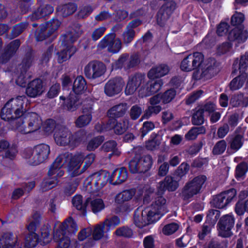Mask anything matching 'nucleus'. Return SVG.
I'll use <instances>...</instances> for the list:
<instances>
[{
	"label": "nucleus",
	"instance_id": "nucleus-1",
	"mask_svg": "<svg viewBox=\"0 0 248 248\" xmlns=\"http://www.w3.org/2000/svg\"><path fill=\"white\" fill-rule=\"evenodd\" d=\"M95 156L93 154L88 155L85 158L84 166L80 169V166L84 159V155L81 153H77L75 155L66 153L60 155L54 162L53 168L49 173H54V171H58V176H62L64 171L61 169L63 167L66 169L68 175L71 177L77 176L89 167L94 161Z\"/></svg>",
	"mask_w": 248,
	"mask_h": 248
},
{
	"label": "nucleus",
	"instance_id": "nucleus-2",
	"mask_svg": "<svg viewBox=\"0 0 248 248\" xmlns=\"http://www.w3.org/2000/svg\"><path fill=\"white\" fill-rule=\"evenodd\" d=\"M26 100V98L24 96H18L10 99L1 109V119L10 121L22 116L25 110L23 106Z\"/></svg>",
	"mask_w": 248,
	"mask_h": 248
},
{
	"label": "nucleus",
	"instance_id": "nucleus-3",
	"mask_svg": "<svg viewBox=\"0 0 248 248\" xmlns=\"http://www.w3.org/2000/svg\"><path fill=\"white\" fill-rule=\"evenodd\" d=\"M78 227L71 217L66 219L55 232L54 239L58 244L59 248H68L70 245L69 237L75 234Z\"/></svg>",
	"mask_w": 248,
	"mask_h": 248
},
{
	"label": "nucleus",
	"instance_id": "nucleus-4",
	"mask_svg": "<svg viewBox=\"0 0 248 248\" xmlns=\"http://www.w3.org/2000/svg\"><path fill=\"white\" fill-rule=\"evenodd\" d=\"M27 126L21 119H18L13 127L14 130L21 134H26L36 131L39 129L42 124L39 116L35 113L28 114L25 117Z\"/></svg>",
	"mask_w": 248,
	"mask_h": 248
},
{
	"label": "nucleus",
	"instance_id": "nucleus-5",
	"mask_svg": "<svg viewBox=\"0 0 248 248\" xmlns=\"http://www.w3.org/2000/svg\"><path fill=\"white\" fill-rule=\"evenodd\" d=\"M86 82L82 76H78L73 83V90L76 94H70L66 99L67 109L71 111L75 110L81 104L79 99V95L86 89Z\"/></svg>",
	"mask_w": 248,
	"mask_h": 248
},
{
	"label": "nucleus",
	"instance_id": "nucleus-6",
	"mask_svg": "<svg viewBox=\"0 0 248 248\" xmlns=\"http://www.w3.org/2000/svg\"><path fill=\"white\" fill-rule=\"evenodd\" d=\"M206 179L205 175H199L186 183L181 193L182 198L188 200L200 193Z\"/></svg>",
	"mask_w": 248,
	"mask_h": 248
},
{
	"label": "nucleus",
	"instance_id": "nucleus-7",
	"mask_svg": "<svg viewBox=\"0 0 248 248\" xmlns=\"http://www.w3.org/2000/svg\"><path fill=\"white\" fill-rule=\"evenodd\" d=\"M234 223L235 218L232 214L223 216L217 224L218 235L224 238L231 237Z\"/></svg>",
	"mask_w": 248,
	"mask_h": 248
},
{
	"label": "nucleus",
	"instance_id": "nucleus-8",
	"mask_svg": "<svg viewBox=\"0 0 248 248\" xmlns=\"http://www.w3.org/2000/svg\"><path fill=\"white\" fill-rule=\"evenodd\" d=\"M204 56L201 52L190 54L182 61L180 68L184 71L189 72L197 70L199 73V67L203 62Z\"/></svg>",
	"mask_w": 248,
	"mask_h": 248
},
{
	"label": "nucleus",
	"instance_id": "nucleus-9",
	"mask_svg": "<svg viewBox=\"0 0 248 248\" xmlns=\"http://www.w3.org/2000/svg\"><path fill=\"white\" fill-rule=\"evenodd\" d=\"M153 164L150 155L142 156L140 159L135 157L129 163V170L132 173L144 172L148 170Z\"/></svg>",
	"mask_w": 248,
	"mask_h": 248
},
{
	"label": "nucleus",
	"instance_id": "nucleus-10",
	"mask_svg": "<svg viewBox=\"0 0 248 248\" xmlns=\"http://www.w3.org/2000/svg\"><path fill=\"white\" fill-rule=\"evenodd\" d=\"M49 147L46 144H40L34 147L32 151H30L31 155L27 156L30 159L33 165H38L46 159L49 154Z\"/></svg>",
	"mask_w": 248,
	"mask_h": 248
},
{
	"label": "nucleus",
	"instance_id": "nucleus-11",
	"mask_svg": "<svg viewBox=\"0 0 248 248\" xmlns=\"http://www.w3.org/2000/svg\"><path fill=\"white\" fill-rule=\"evenodd\" d=\"M236 195V191L234 188L224 191L216 196L213 201L214 206L218 208L226 207Z\"/></svg>",
	"mask_w": 248,
	"mask_h": 248
},
{
	"label": "nucleus",
	"instance_id": "nucleus-12",
	"mask_svg": "<svg viewBox=\"0 0 248 248\" xmlns=\"http://www.w3.org/2000/svg\"><path fill=\"white\" fill-rule=\"evenodd\" d=\"M217 71L218 68L216 60L213 58H209L205 61L203 60L199 67V73H197L195 76L196 78H200L208 74L213 76Z\"/></svg>",
	"mask_w": 248,
	"mask_h": 248
},
{
	"label": "nucleus",
	"instance_id": "nucleus-13",
	"mask_svg": "<svg viewBox=\"0 0 248 248\" xmlns=\"http://www.w3.org/2000/svg\"><path fill=\"white\" fill-rule=\"evenodd\" d=\"M100 46L101 47H107L108 50L113 53H117L121 48L122 43L121 40L115 37V34H108L101 41Z\"/></svg>",
	"mask_w": 248,
	"mask_h": 248
},
{
	"label": "nucleus",
	"instance_id": "nucleus-14",
	"mask_svg": "<svg viewBox=\"0 0 248 248\" xmlns=\"http://www.w3.org/2000/svg\"><path fill=\"white\" fill-rule=\"evenodd\" d=\"M54 139L56 143L60 145L64 146L69 144L75 145L76 143L71 132L65 127H61L56 130Z\"/></svg>",
	"mask_w": 248,
	"mask_h": 248
},
{
	"label": "nucleus",
	"instance_id": "nucleus-15",
	"mask_svg": "<svg viewBox=\"0 0 248 248\" xmlns=\"http://www.w3.org/2000/svg\"><path fill=\"white\" fill-rule=\"evenodd\" d=\"M105 72V65L101 62H91L84 68L86 76L89 78H95L101 76Z\"/></svg>",
	"mask_w": 248,
	"mask_h": 248
},
{
	"label": "nucleus",
	"instance_id": "nucleus-16",
	"mask_svg": "<svg viewBox=\"0 0 248 248\" xmlns=\"http://www.w3.org/2000/svg\"><path fill=\"white\" fill-rule=\"evenodd\" d=\"M122 86L123 82L121 79L109 80L105 85V92L108 96H113L121 92Z\"/></svg>",
	"mask_w": 248,
	"mask_h": 248
},
{
	"label": "nucleus",
	"instance_id": "nucleus-17",
	"mask_svg": "<svg viewBox=\"0 0 248 248\" xmlns=\"http://www.w3.org/2000/svg\"><path fill=\"white\" fill-rule=\"evenodd\" d=\"M176 4L172 1H170L164 4L159 9L157 15V22L167 19L175 9Z\"/></svg>",
	"mask_w": 248,
	"mask_h": 248
},
{
	"label": "nucleus",
	"instance_id": "nucleus-18",
	"mask_svg": "<svg viewBox=\"0 0 248 248\" xmlns=\"http://www.w3.org/2000/svg\"><path fill=\"white\" fill-rule=\"evenodd\" d=\"M178 179L176 178H172L170 176L165 177L164 181H161L159 183L158 186L159 192L162 194L166 189L169 191H173L175 190L179 186Z\"/></svg>",
	"mask_w": 248,
	"mask_h": 248
},
{
	"label": "nucleus",
	"instance_id": "nucleus-19",
	"mask_svg": "<svg viewBox=\"0 0 248 248\" xmlns=\"http://www.w3.org/2000/svg\"><path fill=\"white\" fill-rule=\"evenodd\" d=\"M248 37V32L247 31L238 27H234L229 32L228 39L231 41H236L238 43L245 41Z\"/></svg>",
	"mask_w": 248,
	"mask_h": 248
},
{
	"label": "nucleus",
	"instance_id": "nucleus-20",
	"mask_svg": "<svg viewBox=\"0 0 248 248\" xmlns=\"http://www.w3.org/2000/svg\"><path fill=\"white\" fill-rule=\"evenodd\" d=\"M108 180L110 183H111L113 179L111 176L110 177L109 173L105 171H101L93 175V181L97 189L102 188L107 184Z\"/></svg>",
	"mask_w": 248,
	"mask_h": 248
},
{
	"label": "nucleus",
	"instance_id": "nucleus-21",
	"mask_svg": "<svg viewBox=\"0 0 248 248\" xmlns=\"http://www.w3.org/2000/svg\"><path fill=\"white\" fill-rule=\"evenodd\" d=\"M43 92L42 81L39 79L31 82L26 89L27 94L31 97H35L40 95Z\"/></svg>",
	"mask_w": 248,
	"mask_h": 248
},
{
	"label": "nucleus",
	"instance_id": "nucleus-22",
	"mask_svg": "<svg viewBox=\"0 0 248 248\" xmlns=\"http://www.w3.org/2000/svg\"><path fill=\"white\" fill-rule=\"evenodd\" d=\"M17 239L11 233L4 234L0 239V248H18Z\"/></svg>",
	"mask_w": 248,
	"mask_h": 248
},
{
	"label": "nucleus",
	"instance_id": "nucleus-23",
	"mask_svg": "<svg viewBox=\"0 0 248 248\" xmlns=\"http://www.w3.org/2000/svg\"><path fill=\"white\" fill-rule=\"evenodd\" d=\"M142 77L140 76H135L131 78L125 88L126 94L130 95L134 93L137 88L140 85Z\"/></svg>",
	"mask_w": 248,
	"mask_h": 248
},
{
	"label": "nucleus",
	"instance_id": "nucleus-24",
	"mask_svg": "<svg viewBox=\"0 0 248 248\" xmlns=\"http://www.w3.org/2000/svg\"><path fill=\"white\" fill-rule=\"evenodd\" d=\"M54 163L48 170V174L49 176H52V179H49L47 180L44 181L41 184V188L43 191H46L49 189H51L54 187L57 184V181L56 179V177H60L57 174L58 171L57 170L54 171V173L50 174L49 172L50 170H52L53 168Z\"/></svg>",
	"mask_w": 248,
	"mask_h": 248
},
{
	"label": "nucleus",
	"instance_id": "nucleus-25",
	"mask_svg": "<svg viewBox=\"0 0 248 248\" xmlns=\"http://www.w3.org/2000/svg\"><path fill=\"white\" fill-rule=\"evenodd\" d=\"M176 95V92L173 89H170L165 92L163 94L156 95V105L162 102L166 104L170 102Z\"/></svg>",
	"mask_w": 248,
	"mask_h": 248
},
{
	"label": "nucleus",
	"instance_id": "nucleus-26",
	"mask_svg": "<svg viewBox=\"0 0 248 248\" xmlns=\"http://www.w3.org/2000/svg\"><path fill=\"white\" fill-rule=\"evenodd\" d=\"M127 108L126 104H119L110 108L108 112V115L110 118L119 117L125 113Z\"/></svg>",
	"mask_w": 248,
	"mask_h": 248
},
{
	"label": "nucleus",
	"instance_id": "nucleus-27",
	"mask_svg": "<svg viewBox=\"0 0 248 248\" xmlns=\"http://www.w3.org/2000/svg\"><path fill=\"white\" fill-rule=\"evenodd\" d=\"M134 194V192L131 190H124L120 192L115 197V203L118 205L122 204L131 200Z\"/></svg>",
	"mask_w": 248,
	"mask_h": 248
},
{
	"label": "nucleus",
	"instance_id": "nucleus-28",
	"mask_svg": "<svg viewBox=\"0 0 248 248\" xmlns=\"http://www.w3.org/2000/svg\"><path fill=\"white\" fill-rule=\"evenodd\" d=\"M142 214L147 225L154 222L155 220V207L154 206L146 207L142 212Z\"/></svg>",
	"mask_w": 248,
	"mask_h": 248
},
{
	"label": "nucleus",
	"instance_id": "nucleus-29",
	"mask_svg": "<svg viewBox=\"0 0 248 248\" xmlns=\"http://www.w3.org/2000/svg\"><path fill=\"white\" fill-rule=\"evenodd\" d=\"M108 128H113L114 132L117 134H122L126 129L127 125L124 121L121 122H116L115 120H112Z\"/></svg>",
	"mask_w": 248,
	"mask_h": 248
},
{
	"label": "nucleus",
	"instance_id": "nucleus-30",
	"mask_svg": "<svg viewBox=\"0 0 248 248\" xmlns=\"http://www.w3.org/2000/svg\"><path fill=\"white\" fill-rule=\"evenodd\" d=\"M233 107H246L248 106V97H244L242 95L233 96L230 100Z\"/></svg>",
	"mask_w": 248,
	"mask_h": 248
},
{
	"label": "nucleus",
	"instance_id": "nucleus-31",
	"mask_svg": "<svg viewBox=\"0 0 248 248\" xmlns=\"http://www.w3.org/2000/svg\"><path fill=\"white\" fill-rule=\"evenodd\" d=\"M246 76L242 73L240 76L234 78L230 83V89L235 91L240 89L246 81Z\"/></svg>",
	"mask_w": 248,
	"mask_h": 248
},
{
	"label": "nucleus",
	"instance_id": "nucleus-32",
	"mask_svg": "<svg viewBox=\"0 0 248 248\" xmlns=\"http://www.w3.org/2000/svg\"><path fill=\"white\" fill-rule=\"evenodd\" d=\"M166 200L162 196L156 197V215H159L158 219L167 212L165 208Z\"/></svg>",
	"mask_w": 248,
	"mask_h": 248
},
{
	"label": "nucleus",
	"instance_id": "nucleus-33",
	"mask_svg": "<svg viewBox=\"0 0 248 248\" xmlns=\"http://www.w3.org/2000/svg\"><path fill=\"white\" fill-rule=\"evenodd\" d=\"M205 132V128L203 126L193 127L186 134L185 138L187 140H195L198 135L204 134Z\"/></svg>",
	"mask_w": 248,
	"mask_h": 248
},
{
	"label": "nucleus",
	"instance_id": "nucleus-34",
	"mask_svg": "<svg viewBox=\"0 0 248 248\" xmlns=\"http://www.w3.org/2000/svg\"><path fill=\"white\" fill-rule=\"evenodd\" d=\"M118 172L117 179L115 184H120L125 181L127 178V172L126 170L124 168H121L114 170L111 175V177L112 178L114 175H116ZM113 179V178H112Z\"/></svg>",
	"mask_w": 248,
	"mask_h": 248
},
{
	"label": "nucleus",
	"instance_id": "nucleus-35",
	"mask_svg": "<svg viewBox=\"0 0 248 248\" xmlns=\"http://www.w3.org/2000/svg\"><path fill=\"white\" fill-rule=\"evenodd\" d=\"M243 143V137L241 134H236L232 139L230 142L231 149L236 151L242 146Z\"/></svg>",
	"mask_w": 248,
	"mask_h": 248
},
{
	"label": "nucleus",
	"instance_id": "nucleus-36",
	"mask_svg": "<svg viewBox=\"0 0 248 248\" xmlns=\"http://www.w3.org/2000/svg\"><path fill=\"white\" fill-rule=\"evenodd\" d=\"M76 51L74 47H70L68 49L63 50L58 53V61L59 63H62L68 60Z\"/></svg>",
	"mask_w": 248,
	"mask_h": 248
},
{
	"label": "nucleus",
	"instance_id": "nucleus-37",
	"mask_svg": "<svg viewBox=\"0 0 248 248\" xmlns=\"http://www.w3.org/2000/svg\"><path fill=\"white\" fill-rule=\"evenodd\" d=\"M92 118L90 112L80 116L76 122L77 126L79 127H82L87 125L90 123Z\"/></svg>",
	"mask_w": 248,
	"mask_h": 248
},
{
	"label": "nucleus",
	"instance_id": "nucleus-38",
	"mask_svg": "<svg viewBox=\"0 0 248 248\" xmlns=\"http://www.w3.org/2000/svg\"><path fill=\"white\" fill-rule=\"evenodd\" d=\"M220 211L217 210H210L207 215V220L211 225H214L220 217Z\"/></svg>",
	"mask_w": 248,
	"mask_h": 248
},
{
	"label": "nucleus",
	"instance_id": "nucleus-39",
	"mask_svg": "<svg viewBox=\"0 0 248 248\" xmlns=\"http://www.w3.org/2000/svg\"><path fill=\"white\" fill-rule=\"evenodd\" d=\"M188 170L189 166L186 163H183L177 169L175 173V177L178 180H180L188 172Z\"/></svg>",
	"mask_w": 248,
	"mask_h": 248
},
{
	"label": "nucleus",
	"instance_id": "nucleus-40",
	"mask_svg": "<svg viewBox=\"0 0 248 248\" xmlns=\"http://www.w3.org/2000/svg\"><path fill=\"white\" fill-rule=\"evenodd\" d=\"M226 146V142L224 140H219L214 146L212 152L214 155L221 154L225 151Z\"/></svg>",
	"mask_w": 248,
	"mask_h": 248
},
{
	"label": "nucleus",
	"instance_id": "nucleus-41",
	"mask_svg": "<svg viewBox=\"0 0 248 248\" xmlns=\"http://www.w3.org/2000/svg\"><path fill=\"white\" fill-rule=\"evenodd\" d=\"M73 205L78 210L84 211L86 207V202L83 203L82 198L80 195H76L72 200Z\"/></svg>",
	"mask_w": 248,
	"mask_h": 248
},
{
	"label": "nucleus",
	"instance_id": "nucleus-42",
	"mask_svg": "<svg viewBox=\"0 0 248 248\" xmlns=\"http://www.w3.org/2000/svg\"><path fill=\"white\" fill-rule=\"evenodd\" d=\"M247 170L248 166L246 163H242L238 165L236 168V177L237 180L243 179Z\"/></svg>",
	"mask_w": 248,
	"mask_h": 248
},
{
	"label": "nucleus",
	"instance_id": "nucleus-43",
	"mask_svg": "<svg viewBox=\"0 0 248 248\" xmlns=\"http://www.w3.org/2000/svg\"><path fill=\"white\" fill-rule=\"evenodd\" d=\"M170 71L169 67L165 64H161L156 67V78L167 75Z\"/></svg>",
	"mask_w": 248,
	"mask_h": 248
},
{
	"label": "nucleus",
	"instance_id": "nucleus-44",
	"mask_svg": "<svg viewBox=\"0 0 248 248\" xmlns=\"http://www.w3.org/2000/svg\"><path fill=\"white\" fill-rule=\"evenodd\" d=\"M77 10V6L74 4H68L63 5L62 8L59 7V10L60 11L63 16H67L72 14Z\"/></svg>",
	"mask_w": 248,
	"mask_h": 248
},
{
	"label": "nucleus",
	"instance_id": "nucleus-45",
	"mask_svg": "<svg viewBox=\"0 0 248 248\" xmlns=\"http://www.w3.org/2000/svg\"><path fill=\"white\" fill-rule=\"evenodd\" d=\"M203 110L199 109L193 114L192 123L194 125H201L204 122Z\"/></svg>",
	"mask_w": 248,
	"mask_h": 248
},
{
	"label": "nucleus",
	"instance_id": "nucleus-46",
	"mask_svg": "<svg viewBox=\"0 0 248 248\" xmlns=\"http://www.w3.org/2000/svg\"><path fill=\"white\" fill-rule=\"evenodd\" d=\"M91 205L93 212L96 213L104 209L105 205L103 201L100 199L93 200Z\"/></svg>",
	"mask_w": 248,
	"mask_h": 248
},
{
	"label": "nucleus",
	"instance_id": "nucleus-47",
	"mask_svg": "<svg viewBox=\"0 0 248 248\" xmlns=\"http://www.w3.org/2000/svg\"><path fill=\"white\" fill-rule=\"evenodd\" d=\"M39 241L38 235L35 233H30L26 240V247L32 248L35 247Z\"/></svg>",
	"mask_w": 248,
	"mask_h": 248
},
{
	"label": "nucleus",
	"instance_id": "nucleus-48",
	"mask_svg": "<svg viewBox=\"0 0 248 248\" xmlns=\"http://www.w3.org/2000/svg\"><path fill=\"white\" fill-rule=\"evenodd\" d=\"M248 67V52H246L244 54L241 56L239 64V69L240 73H243L245 71Z\"/></svg>",
	"mask_w": 248,
	"mask_h": 248
},
{
	"label": "nucleus",
	"instance_id": "nucleus-49",
	"mask_svg": "<svg viewBox=\"0 0 248 248\" xmlns=\"http://www.w3.org/2000/svg\"><path fill=\"white\" fill-rule=\"evenodd\" d=\"M244 15L241 13L235 12L232 16L231 23L233 26L240 25L244 20Z\"/></svg>",
	"mask_w": 248,
	"mask_h": 248
},
{
	"label": "nucleus",
	"instance_id": "nucleus-50",
	"mask_svg": "<svg viewBox=\"0 0 248 248\" xmlns=\"http://www.w3.org/2000/svg\"><path fill=\"white\" fill-rule=\"evenodd\" d=\"M179 228V225L175 223H172L165 225L163 230V233L166 235H170L175 232Z\"/></svg>",
	"mask_w": 248,
	"mask_h": 248
},
{
	"label": "nucleus",
	"instance_id": "nucleus-51",
	"mask_svg": "<svg viewBox=\"0 0 248 248\" xmlns=\"http://www.w3.org/2000/svg\"><path fill=\"white\" fill-rule=\"evenodd\" d=\"M135 36V31L133 29L126 28L123 34V40L125 44H128L133 39Z\"/></svg>",
	"mask_w": 248,
	"mask_h": 248
},
{
	"label": "nucleus",
	"instance_id": "nucleus-52",
	"mask_svg": "<svg viewBox=\"0 0 248 248\" xmlns=\"http://www.w3.org/2000/svg\"><path fill=\"white\" fill-rule=\"evenodd\" d=\"M144 217H143L142 214H138L136 213L134 216V223L135 225L140 228L147 225Z\"/></svg>",
	"mask_w": 248,
	"mask_h": 248
},
{
	"label": "nucleus",
	"instance_id": "nucleus-53",
	"mask_svg": "<svg viewBox=\"0 0 248 248\" xmlns=\"http://www.w3.org/2000/svg\"><path fill=\"white\" fill-rule=\"evenodd\" d=\"M41 240L43 241L44 244L49 243L51 240L50 236V229L48 227H45L41 230Z\"/></svg>",
	"mask_w": 248,
	"mask_h": 248
},
{
	"label": "nucleus",
	"instance_id": "nucleus-54",
	"mask_svg": "<svg viewBox=\"0 0 248 248\" xmlns=\"http://www.w3.org/2000/svg\"><path fill=\"white\" fill-rule=\"evenodd\" d=\"M102 137H97L91 140L87 145V149L90 151L93 150L97 148L103 142Z\"/></svg>",
	"mask_w": 248,
	"mask_h": 248
},
{
	"label": "nucleus",
	"instance_id": "nucleus-55",
	"mask_svg": "<svg viewBox=\"0 0 248 248\" xmlns=\"http://www.w3.org/2000/svg\"><path fill=\"white\" fill-rule=\"evenodd\" d=\"M105 225H97L93 231V237L95 240L101 239L104 235V229Z\"/></svg>",
	"mask_w": 248,
	"mask_h": 248
},
{
	"label": "nucleus",
	"instance_id": "nucleus-56",
	"mask_svg": "<svg viewBox=\"0 0 248 248\" xmlns=\"http://www.w3.org/2000/svg\"><path fill=\"white\" fill-rule=\"evenodd\" d=\"M120 223V219L117 217H113L107 219L105 222V225L108 228V230L114 228L115 226L118 225Z\"/></svg>",
	"mask_w": 248,
	"mask_h": 248
},
{
	"label": "nucleus",
	"instance_id": "nucleus-57",
	"mask_svg": "<svg viewBox=\"0 0 248 248\" xmlns=\"http://www.w3.org/2000/svg\"><path fill=\"white\" fill-rule=\"evenodd\" d=\"M115 234L119 236L131 237L133 234L132 231L128 228H121L115 231Z\"/></svg>",
	"mask_w": 248,
	"mask_h": 248
},
{
	"label": "nucleus",
	"instance_id": "nucleus-58",
	"mask_svg": "<svg viewBox=\"0 0 248 248\" xmlns=\"http://www.w3.org/2000/svg\"><path fill=\"white\" fill-rule=\"evenodd\" d=\"M230 126L228 124H224L220 126L217 130V134L218 137L220 138H223L229 132Z\"/></svg>",
	"mask_w": 248,
	"mask_h": 248
},
{
	"label": "nucleus",
	"instance_id": "nucleus-59",
	"mask_svg": "<svg viewBox=\"0 0 248 248\" xmlns=\"http://www.w3.org/2000/svg\"><path fill=\"white\" fill-rule=\"evenodd\" d=\"M61 25V22L57 19H53L47 23L50 34L56 31Z\"/></svg>",
	"mask_w": 248,
	"mask_h": 248
},
{
	"label": "nucleus",
	"instance_id": "nucleus-60",
	"mask_svg": "<svg viewBox=\"0 0 248 248\" xmlns=\"http://www.w3.org/2000/svg\"><path fill=\"white\" fill-rule=\"evenodd\" d=\"M142 111V108L137 106H134L130 110V116L133 120H136L140 115Z\"/></svg>",
	"mask_w": 248,
	"mask_h": 248
},
{
	"label": "nucleus",
	"instance_id": "nucleus-61",
	"mask_svg": "<svg viewBox=\"0 0 248 248\" xmlns=\"http://www.w3.org/2000/svg\"><path fill=\"white\" fill-rule=\"evenodd\" d=\"M60 90V86L59 84L55 83L53 84L50 88L48 92V96L49 98H53L56 96Z\"/></svg>",
	"mask_w": 248,
	"mask_h": 248
},
{
	"label": "nucleus",
	"instance_id": "nucleus-62",
	"mask_svg": "<svg viewBox=\"0 0 248 248\" xmlns=\"http://www.w3.org/2000/svg\"><path fill=\"white\" fill-rule=\"evenodd\" d=\"M235 212L236 214L239 216L244 215L246 212L244 202L242 201H238L235 204Z\"/></svg>",
	"mask_w": 248,
	"mask_h": 248
},
{
	"label": "nucleus",
	"instance_id": "nucleus-63",
	"mask_svg": "<svg viewBox=\"0 0 248 248\" xmlns=\"http://www.w3.org/2000/svg\"><path fill=\"white\" fill-rule=\"evenodd\" d=\"M92 233V230L90 228L84 229L80 231L78 234V238L80 241L85 240L87 237L90 236Z\"/></svg>",
	"mask_w": 248,
	"mask_h": 248
},
{
	"label": "nucleus",
	"instance_id": "nucleus-64",
	"mask_svg": "<svg viewBox=\"0 0 248 248\" xmlns=\"http://www.w3.org/2000/svg\"><path fill=\"white\" fill-rule=\"evenodd\" d=\"M229 26L228 24L225 22H221L218 25L217 33L219 36H223L228 31V28Z\"/></svg>",
	"mask_w": 248,
	"mask_h": 248
}]
</instances>
